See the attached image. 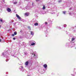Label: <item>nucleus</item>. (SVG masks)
Instances as JSON below:
<instances>
[{
    "label": "nucleus",
    "mask_w": 76,
    "mask_h": 76,
    "mask_svg": "<svg viewBox=\"0 0 76 76\" xmlns=\"http://www.w3.org/2000/svg\"><path fill=\"white\" fill-rule=\"evenodd\" d=\"M2 1L3 2H4V0H3Z\"/></svg>",
    "instance_id": "e433bc0d"
},
{
    "label": "nucleus",
    "mask_w": 76,
    "mask_h": 76,
    "mask_svg": "<svg viewBox=\"0 0 76 76\" xmlns=\"http://www.w3.org/2000/svg\"><path fill=\"white\" fill-rule=\"evenodd\" d=\"M20 32H22V30H21L20 31Z\"/></svg>",
    "instance_id": "ea45409f"
},
{
    "label": "nucleus",
    "mask_w": 76,
    "mask_h": 76,
    "mask_svg": "<svg viewBox=\"0 0 76 76\" xmlns=\"http://www.w3.org/2000/svg\"><path fill=\"white\" fill-rule=\"evenodd\" d=\"M45 9H46L45 6V5H43V7L42 8V9H43V10H45Z\"/></svg>",
    "instance_id": "f8f14e48"
},
{
    "label": "nucleus",
    "mask_w": 76,
    "mask_h": 76,
    "mask_svg": "<svg viewBox=\"0 0 76 76\" xmlns=\"http://www.w3.org/2000/svg\"><path fill=\"white\" fill-rule=\"evenodd\" d=\"M22 45H23L24 47H26V43L23 42L22 44Z\"/></svg>",
    "instance_id": "20e7f679"
},
{
    "label": "nucleus",
    "mask_w": 76,
    "mask_h": 76,
    "mask_svg": "<svg viewBox=\"0 0 76 76\" xmlns=\"http://www.w3.org/2000/svg\"><path fill=\"white\" fill-rule=\"evenodd\" d=\"M26 1H29V0H26Z\"/></svg>",
    "instance_id": "a19ab883"
},
{
    "label": "nucleus",
    "mask_w": 76,
    "mask_h": 76,
    "mask_svg": "<svg viewBox=\"0 0 76 76\" xmlns=\"http://www.w3.org/2000/svg\"><path fill=\"white\" fill-rule=\"evenodd\" d=\"M31 55H32V56H33L34 57V58H38V55L37 54H35L34 53H31Z\"/></svg>",
    "instance_id": "f257e3e1"
},
{
    "label": "nucleus",
    "mask_w": 76,
    "mask_h": 76,
    "mask_svg": "<svg viewBox=\"0 0 76 76\" xmlns=\"http://www.w3.org/2000/svg\"><path fill=\"white\" fill-rule=\"evenodd\" d=\"M25 15H26V16H28L29 15V14L28 13H26L25 14Z\"/></svg>",
    "instance_id": "dca6fc26"
},
{
    "label": "nucleus",
    "mask_w": 76,
    "mask_h": 76,
    "mask_svg": "<svg viewBox=\"0 0 76 76\" xmlns=\"http://www.w3.org/2000/svg\"><path fill=\"white\" fill-rule=\"evenodd\" d=\"M69 15H71V16H72L74 15L73 13V12H70L69 13Z\"/></svg>",
    "instance_id": "9d476101"
},
{
    "label": "nucleus",
    "mask_w": 76,
    "mask_h": 76,
    "mask_svg": "<svg viewBox=\"0 0 76 76\" xmlns=\"http://www.w3.org/2000/svg\"><path fill=\"white\" fill-rule=\"evenodd\" d=\"M29 63V62L28 61H26V62L25 63V65L26 66H28V64Z\"/></svg>",
    "instance_id": "9b49d317"
},
{
    "label": "nucleus",
    "mask_w": 76,
    "mask_h": 76,
    "mask_svg": "<svg viewBox=\"0 0 76 76\" xmlns=\"http://www.w3.org/2000/svg\"><path fill=\"white\" fill-rule=\"evenodd\" d=\"M64 28H66V27L67 26V25H66V24H64Z\"/></svg>",
    "instance_id": "a211bd4d"
},
{
    "label": "nucleus",
    "mask_w": 76,
    "mask_h": 76,
    "mask_svg": "<svg viewBox=\"0 0 76 76\" xmlns=\"http://www.w3.org/2000/svg\"><path fill=\"white\" fill-rule=\"evenodd\" d=\"M62 13L63 14H64V15H66V11H63Z\"/></svg>",
    "instance_id": "2eb2a0df"
},
{
    "label": "nucleus",
    "mask_w": 76,
    "mask_h": 76,
    "mask_svg": "<svg viewBox=\"0 0 76 76\" xmlns=\"http://www.w3.org/2000/svg\"><path fill=\"white\" fill-rule=\"evenodd\" d=\"M31 45H35V41H31Z\"/></svg>",
    "instance_id": "f03ea898"
},
{
    "label": "nucleus",
    "mask_w": 76,
    "mask_h": 76,
    "mask_svg": "<svg viewBox=\"0 0 76 76\" xmlns=\"http://www.w3.org/2000/svg\"><path fill=\"white\" fill-rule=\"evenodd\" d=\"M14 1H15V2H13V4H17V3H18V0H14Z\"/></svg>",
    "instance_id": "6e6552de"
},
{
    "label": "nucleus",
    "mask_w": 76,
    "mask_h": 76,
    "mask_svg": "<svg viewBox=\"0 0 76 76\" xmlns=\"http://www.w3.org/2000/svg\"><path fill=\"white\" fill-rule=\"evenodd\" d=\"M42 14H45V13H42Z\"/></svg>",
    "instance_id": "79ce46f5"
},
{
    "label": "nucleus",
    "mask_w": 76,
    "mask_h": 76,
    "mask_svg": "<svg viewBox=\"0 0 76 76\" xmlns=\"http://www.w3.org/2000/svg\"><path fill=\"white\" fill-rule=\"evenodd\" d=\"M6 61H9V59H7L6 60Z\"/></svg>",
    "instance_id": "a878e982"
},
{
    "label": "nucleus",
    "mask_w": 76,
    "mask_h": 76,
    "mask_svg": "<svg viewBox=\"0 0 76 76\" xmlns=\"http://www.w3.org/2000/svg\"><path fill=\"white\" fill-rule=\"evenodd\" d=\"M11 21H12V22H13L14 21L13 20H12Z\"/></svg>",
    "instance_id": "72a5a7b5"
},
{
    "label": "nucleus",
    "mask_w": 76,
    "mask_h": 76,
    "mask_svg": "<svg viewBox=\"0 0 76 76\" xmlns=\"http://www.w3.org/2000/svg\"><path fill=\"white\" fill-rule=\"evenodd\" d=\"M61 1H61V0H60L58 1V2L59 3H60L61 2Z\"/></svg>",
    "instance_id": "5701e85b"
},
{
    "label": "nucleus",
    "mask_w": 76,
    "mask_h": 76,
    "mask_svg": "<svg viewBox=\"0 0 76 76\" xmlns=\"http://www.w3.org/2000/svg\"><path fill=\"white\" fill-rule=\"evenodd\" d=\"M14 35H16V34H17V33L16 32H15L14 33Z\"/></svg>",
    "instance_id": "4be33fe9"
},
{
    "label": "nucleus",
    "mask_w": 76,
    "mask_h": 76,
    "mask_svg": "<svg viewBox=\"0 0 76 76\" xmlns=\"http://www.w3.org/2000/svg\"><path fill=\"white\" fill-rule=\"evenodd\" d=\"M39 1V0H36V1Z\"/></svg>",
    "instance_id": "f704fd0d"
},
{
    "label": "nucleus",
    "mask_w": 76,
    "mask_h": 76,
    "mask_svg": "<svg viewBox=\"0 0 76 76\" xmlns=\"http://www.w3.org/2000/svg\"><path fill=\"white\" fill-rule=\"evenodd\" d=\"M19 69L22 70V72H23L24 71V69H23V66H21L19 67Z\"/></svg>",
    "instance_id": "39448f33"
},
{
    "label": "nucleus",
    "mask_w": 76,
    "mask_h": 76,
    "mask_svg": "<svg viewBox=\"0 0 76 76\" xmlns=\"http://www.w3.org/2000/svg\"><path fill=\"white\" fill-rule=\"evenodd\" d=\"M7 54V52H4L2 53V56H4L5 57H6V56H5V55H6Z\"/></svg>",
    "instance_id": "0eeeda50"
},
{
    "label": "nucleus",
    "mask_w": 76,
    "mask_h": 76,
    "mask_svg": "<svg viewBox=\"0 0 76 76\" xmlns=\"http://www.w3.org/2000/svg\"><path fill=\"white\" fill-rule=\"evenodd\" d=\"M16 16L17 17L18 19H19V20H21V18H20L19 15H18L17 14H16Z\"/></svg>",
    "instance_id": "7ed1b4c3"
},
{
    "label": "nucleus",
    "mask_w": 76,
    "mask_h": 76,
    "mask_svg": "<svg viewBox=\"0 0 76 76\" xmlns=\"http://www.w3.org/2000/svg\"><path fill=\"white\" fill-rule=\"evenodd\" d=\"M74 40H75V38H72V41H74Z\"/></svg>",
    "instance_id": "412c9836"
},
{
    "label": "nucleus",
    "mask_w": 76,
    "mask_h": 76,
    "mask_svg": "<svg viewBox=\"0 0 76 76\" xmlns=\"http://www.w3.org/2000/svg\"><path fill=\"white\" fill-rule=\"evenodd\" d=\"M72 44H71L70 46H69V47L71 48H72V47H74V46H72Z\"/></svg>",
    "instance_id": "6ab92c4d"
},
{
    "label": "nucleus",
    "mask_w": 76,
    "mask_h": 76,
    "mask_svg": "<svg viewBox=\"0 0 76 76\" xmlns=\"http://www.w3.org/2000/svg\"><path fill=\"white\" fill-rule=\"evenodd\" d=\"M28 29H29V30H31V28L30 26H28Z\"/></svg>",
    "instance_id": "b1692460"
},
{
    "label": "nucleus",
    "mask_w": 76,
    "mask_h": 76,
    "mask_svg": "<svg viewBox=\"0 0 76 76\" xmlns=\"http://www.w3.org/2000/svg\"><path fill=\"white\" fill-rule=\"evenodd\" d=\"M35 26H37L38 25V23H34V24Z\"/></svg>",
    "instance_id": "4468645a"
},
{
    "label": "nucleus",
    "mask_w": 76,
    "mask_h": 76,
    "mask_svg": "<svg viewBox=\"0 0 76 76\" xmlns=\"http://www.w3.org/2000/svg\"><path fill=\"white\" fill-rule=\"evenodd\" d=\"M47 23H48L47 22H45V25H47Z\"/></svg>",
    "instance_id": "2f4dec72"
},
{
    "label": "nucleus",
    "mask_w": 76,
    "mask_h": 76,
    "mask_svg": "<svg viewBox=\"0 0 76 76\" xmlns=\"http://www.w3.org/2000/svg\"><path fill=\"white\" fill-rule=\"evenodd\" d=\"M13 40H15V39H16V38L14 37L13 38Z\"/></svg>",
    "instance_id": "cd10ccee"
},
{
    "label": "nucleus",
    "mask_w": 76,
    "mask_h": 76,
    "mask_svg": "<svg viewBox=\"0 0 76 76\" xmlns=\"http://www.w3.org/2000/svg\"><path fill=\"white\" fill-rule=\"evenodd\" d=\"M48 6H49V5H50L51 4V3H49L48 4Z\"/></svg>",
    "instance_id": "393cba45"
},
{
    "label": "nucleus",
    "mask_w": 76,
    "mask_h": 76,
    "mask_svg": "<svg viewBox=\"0 0 76 76\" xmlns=\"http://www.w3.org/2000/svg\"><path fill=\"white\" fill-rule=\"evenodd\" d=\"M1 26H0V28H1Z\"/></svg>",
    "instance_id": "c03bdc74"
},
{
    "label": "nucleus",
    "mask_w": 76,
    "mask_h": 76,
    "mask_svg": "<svg viewBox=\"0 0 76 76\" xmlns=\"http://www.w3.org/2000/svg\"><path fill=\"white\" fill-rule=\"evenodd\" d=\"M7 10L8 12H11V9L9 8H7Z\"/></svg>",
    "instance_id": "423d86ee"
},
{
    "label": "nucleus",
    "mask_w": 76,
    "mask_h": 76,
    "mask_svg": "<svg viewBox=\"0 0 76 76\" xmlns=\"http://www.w3.org/2000/svg\"><path fill=\"white\" fill-rule=\"evenodd\" d=\"M72 9V8H70L69 9V10H71Z\"/></svg>",
    "instance_id": "c9c22d12"
},
{
    "label": "nucleus",
    "mask_w": 76,
    "mask_h": 76,
    "mask_svg": "<svg viewBox=\"0 0 76 76\" xmlns=\"http://www.w3.org/2000/svg\"><path fill=\"white\" fill-rule=\"evenodd\" d=\"M32 6H35V3H32Z\"/></svg>",
    "instance_id": "f3484780"
},
{
    "label": "nucleus",
    "mask_w": 76,
    "mask_h": 76,
    "mask_svg": "<svg viewBox=\"0 0 76 76\" xmlns=\"http://www.w3.org/2000/svg\"><path fill=\"white\" fill-rule=\"evenodd\" d=\"M14 57H16V56H14Z\"/></svg>",
    "instance_id": "37998d69"
},
{
    "label": "nucleus",
    "mask_w": 76,
    "mask_h": 76,
    "mask_svg": "<svg viewBox=\"0 0 76 76\" xmlns=\"http://www.w3.org/2000/svg\"><path fill=\"white\" fill-rule=\"evenodd\" d=\"M14 25H16V23H14Z\"/></svg>",
    "instance_id": "4c0bfd02"
},
{
    "label": "nucleus",
    "mask_w": 76,
    "mask_h": 76,
    "mask_svg": "<svg viewBox=\"0 0 76 76\" xmlns=\"http://www.w3.org/2000/svg\"><path fill=\"white\" fill-rule=\"evenodd\" d=\"M31 32V35H34V32L33 31H31L30 32Z\"/></svg>",
    "instance_id": "ddd939ff"
},
{
    "label": "nucleus",
    "mask_w": 76,
    "mask_h": 76,
    "mask_svg": "<svg viewBox=\"0 0 76 76\" xmlns=\"http://www.w3.org/2000/svg\"><path fill=\"white\" fill-rule=\"evenodd\" d=\"M71 75L72 76H75V75L73 74H71Z\"/></svg>",
    "instance_id": "c756f323"
},
{
    "label": "nucleus",
    "mask_w": 76,
    "mask_h": 76,
    "mask_svg": "<svg viewBox=\"0 0 76 76\" xmlns=\"http://www.w3.org/2000/svg\"><path fill=\"white\" fill-rule=\"evenodd\" d=\"M43 67L45 69H46L47 67V64H45L43 65Z\"/></svg>",
    "instance_id": "1a4fd4ad"
},
{
    "label": "nucleus",
    "mask_w": 76,
    "mask_h": 76,
    "mask_svg": "<svg viewBox=\"0 0 76 76\" xmlns=\"http://www.w3.org/2000/svg\"><path fill=\"white\" fill-rule=\"evenodd\" d=\"M0 21L1 22H3V20L0 19Z\"/></svg>",
    "instance_id": "aec40b11"
},
{
    "label": "nucleus",
    "mask_w": 76,
    "mask_h": 76,
    "mask_svg": "<svg viewBox=\"0 0 76 76\" xmlns=\"http://www.w3.org/2000/svg\"><path fill=\"white\" fill-rule=\"evenodd\" d=\"M25 67H26V66Z\"/></svg>",
    "instance_id": "49530a36"
},
{
    "label": "nucleus",
    "mask_w": 76,
    "mask_h": 76,
    "mask_svg": "<svg viewBox=\"0 0 76 76\" xmlns=\"http://www.w3.org/2000/svg\"><path fill=\"white\" fill-rule=\"evenodd\" d=\"M14 34H13L12 35V36H13V37H14Z\"/></svg>",
    "instance_id": "473e14b6"
},
{
    "label": "nucleus",
    "mask_w": 76,
    "mask_h": 76,
    "mask_svg": "<svg viewBox=\"0 0 76 76\" xmlns=\"http://www.w3.org/2000/svg\"><path fill=\"white\" fill-rule=\"evenodd\" d=\"M52 14H55V13L54 12H51Z\"/></svg>",
    "instance_id": "c85d7f7f"
},
{
    "label": "nucleus",
    "mask_w": 76,
    "mask_h": 76,
    "mask_svg": "<svg viewBox=\"0 0 76 76\" xmlns=\"http://www.w3.org/2000/svg\"><path fill=\"white\" fill-rule=\"evenodd\" d=\"M25 8L26 9H28V7H25Z\"/></svg>",
    "instance_id": "7c9ffc66"
},
{
    "label": "nucleus",
    "mask_w": 76,
    "mask_h": 76,
    "mask_svg": "<svg viewBox=\"0 0 76 76\" xmlns=\"http://www.w3.org/2000/svg\"><path fill=\"white\" fill-rule=\"evenodd\" d=\"M14 55H15V53H14V54H12V56H14Z\"/></svg>",
    "instance_id": "bb28decb"
},
{
    "label": "nucleus",
    "mask_w": 76,
    "mask_h": 76,
    "mask_svg": "<svg viewBox=\"0 0 76 76\" xmlns=\"http://www.w3.org/2000/svg\"><path fill=\"white\" fill-rule=\"evenodd\" d=\"M1 39H0V42H1Z\"/></svg>",
    "instance_id": "58836bf2"
},
{
    "label": "nucleus",
    "mask_w": 76,
    "mask_h": 76,
    "mask_svg": "<svg viewBox=\"0 0 76 76\" xmlns=\"http://www.w3.org/2000/svg\"><path fill=\"white\" fill-rule=\"evenodd\" d=\"M56 9L57 8L56 7Z\"/></svg>",
    "instance_id": "a18cd8bd"
}]
</instances>
